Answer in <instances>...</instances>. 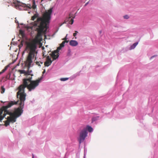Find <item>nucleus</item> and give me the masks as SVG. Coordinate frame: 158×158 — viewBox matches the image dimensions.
I'll return each mask as SVG.
<instances>
[{
  "mask_svg": "<svg viewBox=\"0 0 158 158\" xmlns=\"http://www.w3.org/2000/svg\"><path fill=\"white\" fill-rule=\"evenodd\" d=\"M52 12V10H48L43 15L42 17L38 18L36 21L31 23L32 25L35 28L36 30L37 31V34L34 40L26 44L25 50L28 53V54L26 61V65L28 68L27 71H26V75H31V77L33 76L32 74H31V71L29 70V68L32 62V60L36 56L35 54L37 53L36 50L37 48V44L40 41L39 39L42 33L44 34L46 33L48 27Z\"/></svg>",
  "mask_w": 158,
  "mask_h": 158,
  "instance_id": "nucleus-1",
  "label": "nucleus"
},
{
  "mask_svg": "<svg viewBox=\"0 0 158 158\" xmlns=\"http://www.w3.org/2000/svg\"><path fill=\"white\" fill-rule=\"evenodd\" d=\"M19 100L17 102L10 101L9 102L7 105L2 106L0 109V122L2 120L6 114H9L10 116L7 117V120L5 122V125L6 127L9 125L10 122L12 123L15 122L17 118L20 116L23 113V106L20 105V104H19V107L15 109L13 112H10L7 110L8 108L11 107L13 105L17 104Z\"/></svg>",
  "mask_w": 158,
  "mask_h": 158,
  "instance_id": "nucleus-2",
  "label": "nucleus"
},
{
  "mask_svg": "<svg viewBox=\"0 0 158 158\" xmlns=\"http://www.w3.org/2000/svg\"><path fill=\"white\" fill-rule=\"evenodd\" d=\"M32 79L31 77L23 79V84L20 85L18 88L19 91L17 93V97L19 99L20 102L19 104L23 106L26 97V94L25 93V89L27 87L30 91L34 90L39 85L42 78H39L35 80H32Z\"/></svg>",
  "mask_w": 158,
  "mask_h": 158,
  "instance_id": "nucleus-3",
  "label": "nucleus"
},
{
  "mask_svg": "<svg viewBox=\"0 0 158 158\" xmlns=\"http://www.w3.org/2000/svg\"><path fill=\"white\" fill-rule=\"evenodd\" d=\"M88 132L86 131V129H83L80 132L79 141L80 143L81 142H83L86 137L87 136Z\"/></svg>",
  "mask_w": 158,
  "mask_h": 158,
  "instance_id": "nucleus-4",
  "label": "nucleus"
},
{
  "mask_svg": "<svg viewBox=\"0 0 158 158\" xmlns=\"http://www.w3.org/2000/svg\"><path fill=\"white\" fill-rule=\"evenodd\" d=\"M59 50L57 48L56 50L53 52L51 55V56L52 57L53 60H56L59 57Z\"/></svg>",
  "mask_w": 158,
  "mask_h": 158,
  "instance_id": "nucleus-5",
  "label": "nucleus"
},
{
  "mask_svg": "<svg viewBox=\"0 0 158 158\" xmlns=\"http://www.w3.org/2000/svg\"><path fill=\"white\" fill-rule=\"evenodd\" d=\"M69 44L72 46H76L78 45V43L75 40H71L69 42Z\"/></svg>",
  "mask_w": 158,
  "mask_h": 158,
  "instance_id": "nucleus-6",
  "label": "nucleus"
},
{
  "mask_svg": "<svg viewBox=\"0 0 158 158\" xmlns=\"http://www.w3.org/2000/svg\"><path fill=\"white\" fill-rule=\"evenodd\" d=\"M83 128L86 129V131H87V130H88L89 132H92L93 131V129L92 127L88 125L87 126L85 127H84Z\"/></svg>",
  "mask_w": 158,
  "mask_h": 158,
  "instance_id": "nucleus-7",
  "label": "nucleus"
},
{
  "mask_svg": "<svg viewBox=\"0 0 158 158\" xmlns=\"http://www.w3.org/2000/svg\"><path fill=\"white\" fill-rule=\"evenodd\" d=\"M52 62V60H46L44 63V65L45 66L48 67L51 65Z\"/></svg>",
  "mask_w": 158,
  "mask_h": 158,
  "instance_id": "nucleus-8",
  "label": "nucleus"
},
{
  "mask_svg": "<svg viewBox=\"0 0 158 158\" xmlns=\"http://www.w3.org/2000/svg\"><path fill=\"white\" fill-rule=\"evenodd\" d=\"M138 42L134 43L132 45H131L130 48V50L134 49L135 47L138 44Z\"/></svg>",
  "mask_w": 158,
  "mask_h": 158,
  "instance_id": "nucleus-9",
  "label": "nucleus"
},
{
  "mask_svg": "<svg viewBox=\"0 0 158 158\" xmlns=\"http://www.w3.org/2000/svg\"><path fill=\"white\" fill-rule=\"evenodd\" d=\"M38 17V14H35L31 17V19L33 21H34L35 19Z\"/></svg>",
  "mask_w": 158,
  "mask_h": 158,
  "instance_id": "nucleus-10",
  "label": "nucleus"
},
{
  "mask_svg": "<svg viewBox=\"0 0 158 158\" xmlns=\"http://www.w3.org/2000/svg\"><path fill=\"white\" fill-rule=\"evenodd\" d=\"M19 34L21 35L22 37H23L25 35L24 32L22 30L19 31Z\"/></svg>",
  "mask_w": 158,
  "mask_h": 158,
  "instance_id": "nucleus-11",
  "label": "nucleus"
},
{
  "mask_svg": "<svg viewBox=\"0 0 158 158\" xmlns=\"http://www.w3.org/2000/svg\"><path fill=\"white\" fill-rule=\"evenodd\" d=\"M35 63H36V64L37 65H38V66H39V67L41 66L40 64H42L43 63L42 62H40V61H36L35 62Z\"/></svg>",
  "mask_w": 158,
  "mask_h": 158,
  "instance_id": "nucleus-12",
  "label": "nucleus"
},
{
  "mask_svg": "<svg viewBox=\"0 0 158 158\" xmlns=\"http://www.w3.org/2000/svg\"><path fill=\"white\" fill-rule=\"evenodd\" d=\"M64 44H63L61 43L60 45V46L59 47H58L57 48L58 49V50H60L61 49V48L64 47Z\"/></svg>",
  "mask_w": 158,
  "mask_h": 158,
  "instance_id": "nucleus-13",
  "label": "nucleus"
},
{
  "mask_svg": "<svg viewBox=\"0 0 158 158\" xmlns=\"http://www.w3.org/2000/svg\"><path fill=\"white\" fill-rule=\"evenodd\" d=\"M1 93L3 94L5 91V89L3 86H2L1 87Z\"/></svg>",
  "mask_w": 158,
  "mask_h": 158,
  "instance_id": "nucleus-14",
  "label": "nucleus"
},
{
  "mask_svg": "<svg viewBox=\"0 0 158 158\" xmlns=\"http://www.w3.org/2000/svg\"><path fill=\"white\" fill-rule=\"evenodd\" d=\"M20 72L21 73L24 74L25 75H26V71L24 70H19Z\"/></svg>",
  "mask_w": 158,
  "mask_h": 158,
  "instance_id": "nucleus-15",
  "label": "nucleus"
},
{
  "mask_svg": "<svg viewBox=\"0 0 158 158\" xmlns=\"http://www.w3.org/2000/svg\"><path fill=\"white\" fill-rule=\"evenodd\" d=\"M6 70V67L4 69H3L2 71L0 72V74H1L2 73H3ZM1 80H0V81H1Z\"/></svg>",
  "mask_w": 158,
  "mask_h": 158,
  "instance_id": "nucleus-16",
  "label": "nucleus"
},
{
  "mask_svg": "<svg viewBox=\"0 0 158 158\" xmlns=\"http://www.w3.org/2000/svg\"><path fill=\"white\" fill-rule=\"evenodd\" d=\"M74 18V17H73V18L71 19H70L69 23L70 24H72L73 23V21H74V20H73Z\"/></svg>",
  "mask_w": 158,
  "mask_h": 158,
  "instance_id": "nucleus-17",
  "label": "nucleus"
},
{
  "mask_svg": "<svg viewBox=\"0 0 158 158\" xmlns=\"http://www.w3.org/2000/svg\"><path fill=\"white\" fill-rule=\"evenodd\" d=\"M68 79V78H61L60 80L61 81H64L67 80Z\"/></svg>",
  "mask_w": 158,
  "mask_h": 158,
  "instance_id": "nucleus-18",
  "label": "nucleus"
},
{
  "mask_svg": "<svg viewBox=\"0 0 158 158\" xmlns=\"http://www.w3.org/2000/svg\"><path fill=\"white\" fill-rule=\"evenodd\" d=\"M32 27H32L31 26H27L26 27V28L27 29H32Z\"/></svg>",
  "mask_w": 158,
  "mask_h": 158,
  "instance_id": "nucleus-19",
  "label": "nucleus"
},
{
  "mask_svg": "<svg viewBox=\"0 0 158 158\" xmlns=\"http://www.w3.org/2000/svg\"><path fill=\"white\" fill-rule=\"evenodd\" d=\"M69 41L68 40H64L61 43L62 44H64H64L65 43H68Z\"/></svg>",
  "mask_w": 158,
  "mask_h": 158,
  "instance_id": "nucleus-20",
  "label": "nucleus"
},
{
  "mask_svg": "<svg viewBox=\"0 0 158 158\" xmlns=\"http://www.w3.org/2000/svg\"><path fill=\"white\" fill-rule=\"evenodd\" d=\"M124 18L125 19H128L129 18V16L128 15H125L124 16Z\"/></svg>",
  "mask_w": 158,
  "mask_h": 158,
  "instance_id": "nucleus-21",
  "label": "nucleus"
},
{
  "mask_svg": "<svg viewBox=\"0 0 158 158\" xmlns=\"http://www.w3.org/2000/svg\"><path fill=\"white\" fill-rule=\"evenodd\" d=\"M47 60H51V58L49 56L47 57Z\"/></svg>",
  "mask_w": 158,
  "mask_h": 158,
  "instance_id": "nucleus-22",
  "label": "nucleus"
},
{
  "mask_svg": "<svg viewBox=\"0 0 158 158\" xmlns=\"http://www.w3.org/2000/svg\"><path fill=\"white\" fill-rule=\"evenodd\" d=\"M36 6L35 4V3H34V5L32 6V8L33 9H35L36 8Z\"/></svg>",
  "mask_w": 158,
  "mask_h": 158,
  "instance_id": "nucleus-23",
  "label": "nucleus"
},
{
  "mask_svg": "<svg viewBox=\"0 0 158 158\" xmlns=\"http://www.w3.org/2000/svg\"><path fill=\"white\" fill-rule=\"evenodd\" d=\"M67 35H68L67 34L66 36H65V37L64 38V39H63V40H64H64H67Z\"/></svg>",
  "mask_w": 158,
  "mask_h": 158,
  "instance_id": "nucleus-24",
  "label": "nucleus"
},
{
  "mask_svg": "<svg viewBox=\"0 0 158 158\" xmlns=\"http://www.w3.org/2000/svg\"><path fill=\"white\" fill-rule=\"evenodd\" d=\"M77 34V33H74L73 34V36L75 37Z\"/></svg>",
  "mask_w": 158,
  "mask_h": 158,
  "instance_id": "nucleus-25",
  "label": "nucleus"
},
{
  "mask_svg": "<svg viewBox=\"0 0 158 158\" xmlns=\"http://www.w3.org/2000/svg\"><path fill=\"white\" fill-rule=\"evenodd\" d=\"M15 19V23H19L18 21V20L17 19H16V18Z\"/></svg>",
  "mask_w": 158,
  "mask_h": 158,
  "instance_id": "nucleus-26",
  "label": "nucleus"
},
{
  "mask_svg": "<svg viewBox=\"0 0 158 158\" xmlns=\"http://www.w3.org/2000/svg\"><path fill=\"white\" fill-rule=\"evenodd\" d=\"M89 3V2H87V3H86L85 5V6H86Z\"/></svg>",
  "mask_w": 158,
  "mask_h": 158,
  "instance_id": "nucleus-27",
  "label": "nucleus"
},
{
  "mask_svg": "<svg viewBox=\"0 0 158 158\" xmlns=\"http://www.w3.org/2000/svg\"><path fill=\"white\" fill-rule=\"evenodd\" d=\"M75 31V33H77V34L78 33V31Z\"/></svg>",
  "mask_w": 158,
  "mask_h": 158,
  "instance_id": "nucleus-28",
  "label": "nucleus"
},
{
  "mask_svg": "<svg viewBox=\"0 0 158 158\" xmlns=\"http://www.w3.org/2000/svg\"><path fill=\"white\" fill-rule=\"evenodd\" d=\"M154 56H152L151 57V58H153L154 57Z\"/></svg>",
  "mask_w": 158,
  "mask_h": 158,
  "instance_id": "nucleus-29",
  "label": "nucleus"
},
{
  "mask_svg": "<svg viewBox=\"0 0 158 158\" xmlns=\"http://www.w3.org/2000/svg\"><path fill=\"white\" fill-rule=\"evenodd\" d=\"M32 155H33V156H32V158H34L33 155V154Z\"/></svg>",
  "mask_w": 158,
  "mask_h": 158,
  "instance_id": "nucleus-30",
  "label": "nucleus"
},
{
  "mask_svg": "<svg viewBox=\"0 0 158 158\" xmlns=\"http://www.w3.org/2000/svg\"><path fill=\"white\" fill-rule=\"evenodd\" d=\"M101 32H102L101 31H100V33H101Z\"/></svg>",
  "mask_w": 158,
  "mask_h": 158,
  "instance_id": "nucleus-31",
  "label": "nucleus"
},
{
  "mask_svg": "<svg viewBox=\"0 0 158 158\" xmlns=\"http://www.w3.org/2000/svg\"><path fill=\"white\" fill-rule=\"evenodd\" d=\"M45 70H44V72H43V73H45Z\"/></svg>",
  "mask_w": 158,
  "mask_h": 158,
  "instance_id": "nucleus-32",
  "label": "nucleus"
},
{
  "mask_svg": "<svg viewBox=\"0 0 158 158\" xmlns=\"http://www.w3.org/2000/svg\"><path fill=\"white\" fill-rule=\"evenodd\" d=\"M71 18V17H69V19H70Z\"/></svg>",
  "mask_w": 158,
  "mask_h": 158,
  "instance_id": "nucleus-33",
  "label": "nucleus"
},
{
  "mask_svg": "<svg viewBox=\"0 0 158 158\" xmlns=\"http://www.w3.org/2000/svg\"><path fill=\"white\" fill-rule=\"evenodd\" d=\"M84 158H85V157H84Z\"/></svg>",
  "mask_w": 158,
  "mask_h": 158,
  "instance_id": "nucleus-34",
  "label": "nucleus"
}]
</instances>
